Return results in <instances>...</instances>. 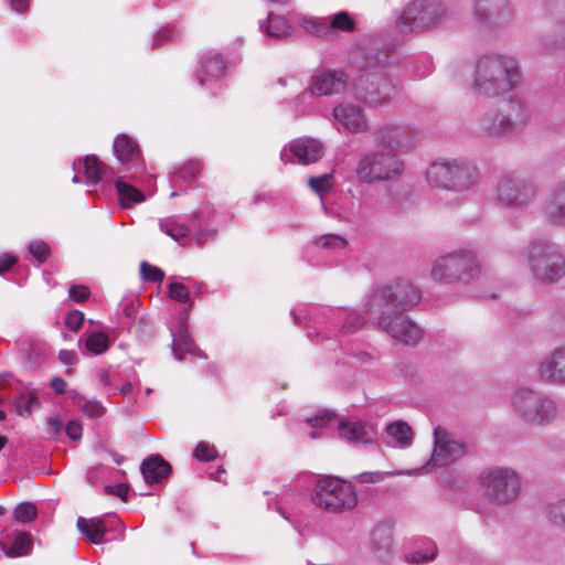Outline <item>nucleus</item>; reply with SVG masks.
Masks as SVG:
<instances>
[{
  "label": "nucleus",
  "mask_w": 565,
  "mask_h": 565,
  "mask_svg": "<svg viewBox=\"0 0 565 565\" xmlns=\"http://www.w3.org/2000/svg\"><path fill=\"white\" fill-rule=\"evenodd\" d=\"M420 301L419 290L407 280L376 288L365 303V313L397 342L415 345L422 338L417 324L403 315Z\"/></svg>",
  "instance_id": "f257e3e1"
},
{
  "label": "nucleus",
  "mask_w": 565,
  "mask_h": 565,
  "mask_svg": "<svg viewBox=\"0 0 565 565\" xmlns=\"http://www.w3.org/2000/svg\"><path fill=\"white\" fill-rule=\"evenodd\" d=\"M518 61L508 55L487 54L477 61L472 90L481 96L494 97L512 90L521 82Z\"/></svg>",
  "instance_id": "f03ea898"
},
{
  "label": "nucleus",
  "mask_w": 565,
  "mask_h": 565,
  "mask_svg": "<svg viewBox=\"0 0 565 565\" xmlns=\"http://www.w3.org/2000/svg\"><path fill=\"white\" fill-rule=\"evenodd\" d=\"M404 172V162L394 151L379 149L363 154L355 167L356 179L366 184L398 180Z\"/></svg>",
  "instance_id": "7ed1b4c3"
},
{
  "label": "nucleus",
  "mask_w": 565,
  "mask_h": 565,
  "mask_svg": "<svg viewBox=\"0 0 565 565\" xmlns=\"http://www.w3.org/2000/svg\"><path fill=\"white\" fill-rule=\"evenodd\" d=\"M526 262L534 278L541 282L553 284L565 276V256L550 241H532Z\"/></svg>",
  "instance_id": "20e7f679"
},
{
  "label": "nucleus",
  "mask_w": 565,
  "mask_h": 565,
  "mask_svg": "<svg viewBox=\"0 0 565 565\" xmlns=\"http://www.w3.org/2000/svg\"><path fill=\"white\" fill-rule=\"evenodd\" d=\"M312 502L329 512H343L353 509L358 503L354 488L347 481L324 476L316 482Z\"/></svg>",
  "instance_id": "39448f33"
},
{
  "label": "nucleus",
  "mask_w": 565,
  "mask_h": 565,
  "mask_svg": "<svg viewBox=\"0 0 565 565\" xmlns=\"http://www.w3.org/2000/svg\"><path fill=\"white\" fill-rule=\"evenodd\" d=\"M476 178V167L461 159L435 161L426 172V179L430 185L455 191L468 190Z\"/></svg>",
  "instance_id": "423d86ee"
},
{
  "label": "nucleus",
  "mask_w": 565,
  "mask_h": 565,
  "mask_svg": "<svg viewBox=\"0 0 565 565\" xmlns=\"http://www.w3.org/2000/svg\"><path fill=\"white\" fill-rule=\"evenodd\" d=\"M479 484L484 497L499 504L514 501L521 490V481L515 470L508 467H489L479 475Z\"/></svg>",
  "instance_id": "0eeeda50"
},
{
  "label": "nucleus",
  "mask_w": 565,
  "mask_h": 565,
  "mask_svg": "<svg viewBox=\"0 0 565 565\" xmlns=\"http://www.w3.org/2000/svg\"><path fill=\"white\" fill-rule=\"evenodd\" d=\"M480 273V267L475 255L468 250H457L438 257L430 270L434 280L455 282H468Z\"/></svg>",
  "instance_id": "6e6552de"
},
{
  "label": "nucleus",
  "mask_w": 565,
  "mask_h": 565,
  "mask_svg": "<svg viewBox=\"0 0 565 565\" xmlns=\"http://www.w3.org/2000/svg\"><path fill=\"white\" fill-rule=\"evenodd\" d=\"M467 446L457 440L444 427L437 426L434 429V448L425 469L441 468L454 463L466 456Z\"/></svg>",
  "instance_id": "1a4fd4ad"
},
{
  "label": "nucleus",
  "mask_w": 565,
  "mask_h": 565,
  "mask_svg": "<svg viewBox=\"0 0 565 565\" xmlns=\"http://www.w3.org/2000/svg\"><path fill=\"white\" fill-rule=\"evenodd\" d=\"M535 196L536 189L532 183L510 175L503 177L497 188L498 201L511 210L527 207Z\"/></svg>",
  "instance_id": "9d476101"
},
{
  "label": "nucleus",
  "mask_w": 565,
  "mask_h": 565,
  "mask_svg": "<svg viewBox=\"0 0 565 565\" xmlns=\"http://www.w3.org/2000/svg\"><path fill=\"white\" fill-rule=\"evenodd\" d=\"M324 148L321 141L310 137L294 139L280 151L284 163H298L308 166L322 158Z\"/></svg>",
  "instance_id": "9b49d317"
},
{
  "label": "nucleus",
  "mask_w": 565,
  "mask_h": 565,
  "mask_svg": "<svg viewBox=\"0 0 565 565\" xmlns=\"http://www.w3.org/2000/svg\"><path fill=\"white\" fill-rule=\"evenodd\" d=\"M475 19L489 29H501L512 21V10L508 0H477Z\"/></svg>",
  "instance_id": "f8f14e48"
},
{
  "label": "nucleus",
  "mask_w": 565,
  "mask_h": 565,
  "mask_svg": "<svg viewBox=\"0 0 565 565\" xmlns=\"http://www.w3.org/2000/svg\"><path fill=\"white\" fill-rule=\"evenodd\" d=\"M114 153L117 160L131 172L129 179L137 180V177L146 169L138 143L128 135H118L114 141Z\"/></svg>",
  "instance_id": "ddd939ff"
},
{
  "label": "nucleus",
  "mask_w": 565,
  "mask_h": 565,
  "mask_svg": "<svg viewBox=\"0 0 565 565\" xmlns=\"http://www.w3.org/2000/svg\"><path fill=\"white\" fill-rule=\"evenodd\" d=\"M73 170L75 174L72 181L74 183L85 182L87 185H95L100 181L110 182L115 175L113 169L99 162L93 154L74 161Z\"/></svg>",
  "instance_id": "4468645a"
},
{
  "label": "nucleus",
  "mask_w": 565,
  "mask_h": 565,
  "mask_svg": "<svg viewBox=\"0 0 565 565\" xmlns=\"http://www.w3.org/2000/svg\"><path fill=\"white\" fill-rule=\"evenodd\" d=\"M333 118L338 125V130L343 129L347 132L358 134L367 129L363 109L352 103H342L334 107Z\"/></svg>",
  "instance_id": "2eb2a0df"
},
{
  "label": "nucleus",
  "mask_w": 565,
  "mask_h": 565,
  "mask_svg": "<svg viewBox=\"0 0 565 565\" xmlns=\"http://www.w3.org/2000/svg\"><path fill=\"white\" fill-rule=\"evenodd\" d=\"M225 74V62L221 54L209 51L202 54L196 68V79L201 86L218 82Z\"/></svg>",
  "instance_id": "dca6fc26"
},
{
  "label": "nucleus",
  "mask_w": 565,
  "mask_h": 565,
  "mask_svg": "<svg viewBox=\"0 0 565 565\" xmlns=\"http://www.w3.org/2000/svg\"><path fill=\"white\" fill-rule=\"evenodd\" d=\"M77 530L79 533L90 543L93 544H102L105 540V534L108 529L115 526H121V522L116 518L111 516L108 520L92 518L85 519L79 516L76 522Z\"/></svg>",
  "instance_id": "f3484780"
},
{
  "label": "nucleus",
  "mask_w": 565,
  "mask_h": 565,
  "mask_svg": "<svg viewBox=\"0 0 565 565\" xmlns=\"http://www.w3.org/2000/svg\"><path fill=\"white\" fill-rule=\"evenodd\" d=\"M408 136H411L409 128L394 124L382 126L375 134L376 141L382 149L394 152L412 147V143L406 140Z\"/></svg>",
  "instance_id": "a211bd4d"
},
{
  "label": "nucleus",
  "mask_w": 565,
  "mask_h": 565,
  "mask_svg": "<svg viewBox=\"0 0 565 565\" xmlns=\"http://www.w3.org/2000/svg\"><path fill=\"white\" fill-rule=\"evenodd\" d=\"M172 334V353L177 360H182L184 355H198L205 358L191 339L188 332V322L185 317H181L177 329L171 331Z\"/></svg>",
  "instance_id": "6ab92c4d"
},
{
  "label": "nucleus",
  "mask_w": 565,
  "mask_h": 565,
  "mask_svg": "<svg viewBox=\"0 0 565 565\" xmlns=\"http://www.w3.org/2000/svg\"><path fill=\"white\" fill-rule=\"evenodd\" d=\"M503 113L508 127H510L513 134L522 130L531 119V109L527 104L520 98H509L500 107Z\"/></svg>",
  "instance_id": "aec40b11"
},
{
  "label": "nucleus",
  "mask_w": 565,
  "mask_h": 565,
  "mask_svg": "<svg viewBox=\"0 0 565 565\" xmlns=\"http://www.w3.org/2000/svg\"><path fill=\"white\" fill-rule=\"evenodd\" d=\"M479 132L488 138H501L514 135L508 127V121L499 108L486 113L479 120Z\"/></svg>",
  "instance_id": "412c9836"
},
{
  "label": "nucleus",
  "mask_w": 565,
  "mask_h": 565,
  "mask_svg": "<svg viewBox=\"0 0 565 565\" xmlns=\"http://www.w3.org/2000/svg\"><path fill=\"white\" fill-rule=\"evenodd\" d=\"M540 401L541 393L527 388L518 390L512 396L514 412L527 423L540 418L534 412L535 406L540 405Z\"/></svg>",
  "instance_id": "4be33fe9"
},
{
  "label": "nucleus",
  "mask_w": 565,
  "mask_h": 565,
  "mask_svg": "<svg viewBox=\"0 0 565 565\" xmlns=\"http://www.w3.org/2000/svg\"><path fill=\"white\" fill-rule=\"evenodd\" d=\"M338 434L353 444H371L375 439L373 427L362 422L341 420L338 424Z\"/></svg>",
  "instance_id": "5701e85b"
},
{
  "label": "nucleus",
  "mask_w": 565,
  "mask_h": 565,
  "mask_svg": "<svg viewBox=\"0 0 565 565\" xmlns=\"http://www.w3.org/2000/svg\"><path fill=\"white\" fill-rule=\"evenodd\" d=\"M313 92L318 96L340 93L345 85V78L341 72H320L311 77Z\"/></svg>",
  "instance_id": "b1692460"
},
{
  "label": "nucleus",
  "mask_w": 565,
  "mask_h": 565,
  "mask_svg": "<svg viewBox=\"0 0 565 565\" xmlns=\"http://www.w3.org/2000/svg\"><path fill=\"white\" fill-rule=\"evenodd\" d=\"M540 376L548 382L565 383V348L556 349L541 363Z\"/></svg>",
  "instance_id": "393cba45"
},
{
  "label": "nucleus",
  "mask_w": 565,
  "mask_h": 565,
  "mask_svg": "<svg viewBox=\"0 0 565 565\" xmlns=\"http://www.w3.org/2000/svg\"><path fill=\"white\" fill-rule=\"evenodd\" d=\"M213 214L210 205H204L199 211H193L190 214L192 221L193 237L198 246L202 247L207 241L213 239L216 235V230L203 224L211 218Z\"/></svg>",
  "instance_id": "a878e982"
},
{
  "label": "nucleus",
  "mask_w": 565,
  "mask_h": 565,
  "mask_svg": "<svg viewBox=\"0 0 565 565\" xmlns=\"http://www.w3.org/2000/svg\"><path fill=\"white\" fill-rule=\"evenodd\" d=\"M171 466L160 455H151L140 466L143 479L148 483L160 482L171 473Z\"/></svg>",
  "instance_id": "bb28decb"
},
{
  "label": "nucleus",
  "mask_w": 565,
  "mask_h": 565,
  "mask_svg": "<svg viewBox=\"0 0 565 565\" xmlns=\"http://www.w3.org/2000/svg\"><path fill=\"white\" fill-rule=\"evenodd\" d=\"M544 213L548 222L565 225V182L559 184L545 203Z\"/></svg>",
  "instance_id": "cd10ccee"
},
{
  "label": "nucleus",
  "mask_w": 565,
  "mask_h": 565,
  "mask_svg": "<svg viewBox=\"0 0 565 565\" xmlns=\"http://www.w3.org/2000/svg\"><path fill=\"white\" fill-rule=\"evenodd\" d=\"M413 441L412 428L405 422L397 420L386 426L385 443L395 448H406Z\"/></svg>",
  "instance_id": "c85d7f7f"
},
{
  "label": "nucleus",
  "mask_w": 565,
  "mask_h": 565,
  "mask_svg": "<svg viewBox=\"0 0 565 565\" xmlns=\"http://www.w3.org/2000/svg\"><path fill=\"white\" fill-rule=\"evenodd\" d=\"M371 544L374 554L384 559L391 552L393 546V531L386 524H380L372 531Z\"/></svg>",
  "instance_id": "c756f323"
},
{
  "label": "nucleus",
  "mask_w": 565,
  "mask_h": 565,
  "mask_svg": "<svg viewBox=\"0 0 565 565\" xmlns=\"http://www.w3.org/2000/svg\"><path fill=\"white\" fill-rule=\"evenodd\" d=\"M11 544L8 545L4 541H0V547L9 557H20L28 555L33 547L31 534L22 531L13 533Z\"/></svg>",
  "instance_id": "7c9ffc66"
},
{
  "label": "nucleus",
  "mask_w": 565,
  "mask_h": 565,
  "mask_svg": "<svg viewBox=\"0 0 565 565\" xmlns=\"http://www.w3.org/2000/svg\"><path fill=\"white\" fill-rule=\"evenodd\" d=\"M422 14L419 15V30L437 25L445 14V10L436 0H420Z\"/></svg>",
  "instance_id": "2f4dec72"
},
{
  "label": "nucleus",
  "mask_w": 565,
  "mask_h": 565,
  "mask_svg": "<svg viewBox=\"0 0 565 565\" xmlns=\"http://www.w3.org/2000/svg\"><path fill=\"white\" fill-rule=\"evenodd\" d=\"M159 227L161 232L169 235L175 242H180L182 238H185L191 228L186 225L180 216H167L159 220Z\"/></svg>",
  "instance_id": "473e14b6"
},
{
  "label": "nucleus",
  "mask_w": 565,
  "mask_h": 565,
  "mask_svg": "<svg viewBox=\"0 0 565 565\" xmlns=\"http://www.w3.org/2000/svg\"><path fill=\"white\" fill-rule=\"evenodd\" d=\"M335 414L328 409H320L318 413L308 417L305 424V429L310 438L317 439L322 436V429L326 428L333 419Z\"/></svg>",
  "instance_id": "72a5a7b5"
},
{
  "label": "nucleus",
  "mask_w": 565,
  "mask_h": 565,
  "mask_svg": "<svg viewBox=\"0 0 565 565\" xmlns=\"http://www.w3.org/2000/svg\"><path fill=\"white\" fill-rule=\"evenodd\" d=\"M422 14L420 0L407 4L398 19V28L402 32L419 30V15Z\"/></svg>",
  "instance_id": "f704fd0d"
},
{
  "label": "nucleus",
  "mask_w": 565,
  "mask_h": 565,
  "mask_svg": "<svg viewBox=\"0 0 565 565\" xmlns=\"http://www.w3.org/2000/svg\"><path fill=\"white\" fill-rule=\"evenodd\" d=\"M203 164L198 159H192L182 164L172 175L171 183L172 184H190L195 180V178L202 172Z\"/></svg>",
  "instance_id": "c9c22d12"
},
{
  "label": "nucleus",
  "mask_w": 565,
  "mask_h": 565,
  "mask_svg": "<svg viewBox=\"0 0 565 565\" xmlns=\"http://www.w3.org/2000/svg\"><path fill=\"white\" fill-rule=\"evenodd\" d=\"M115 186L119 195V202L124 207H130L145 201L143 193L125 182L121 178L115 181Z\"/></svg>",
  "instance_id": "e433bc0d"
},
{
  "label": "nucleus",
  "mask_w": 565,
  "mask_h": 565,
  "mask_svg": "<svg viewBox=\"0 0 565 565\" xmlns=\"http://www.w3.org/2000/svg\"><path fill=\"white\" fill-rule=\"evenodd\" d=\"M541 405L535 406L534 412L537 413L539 419H532L531 424H546L555 419L558 415V406L556 402L547 395L541 393Z\"/></svg>",
  "instance_id": "4c0bfd02"
},
{
  "label": "nucleus",
  "mask_w": 565,
  "mask_h": 565,
  "mask_svg": "<svg viewBox=\"0 0 565 565\" xmlns=\"http://www.w3.org/2000/svg\"><path fill=\"white\" fill-rule=\"evenodd\" d=\"M545 516L552 526L565 532V498L547 503Z\"/></svg>",
  "instance_id": "58836bf2"
},
{
  "label": "nucleus",
  "mask_w": 565,
  "mask_h": 565,
  "mask_svg": "<svg viewBox=\"0 0 565 565\" xmlns=\"http://www.w3.org/2000/svg\"><path fill=\"white\" fill-rule=\"evenodd\" d=\"M266 33L270 38L282 39L291 33V25L287 19L269 13L267 17Z\"/></svg>",
  "instance_id": "ea45409f"
},
{
  "label": "nucleus",
  "mask_w": 565,
  "mask_h": 565,
  "mask_svg": "<svg viewBox=\"0 0 565 565\" xmlns=\"http://www.w3.org/2000/svg\"><path fill=\"white\" fill-rule=\"evenodd\" d=\"M13 407L18 415L28 416L40 407V402L33 393L24 392L14 398Z\"/></svg>",
  "instance_id": "a19ab883"
},
{
  "label": "nucleus",
  "mask_w": 565,
  "mask_h": 565,
  "mask_svg": "<svg viewBox=\"0 0 565 565\" xmlns=\"http://www.w3.org/2000/svg\"><path fill=\"white\" fill-rule=\"evenodd\" d=\"M109 348L108 337L100 332L94 331L85 339V349L90 355H99L106 352Z\"/></svg>",
  "instance_id": "79ce46f5"
},
{
  "label": "nucleus",
  "mask_w": 565,
  "mask_h": 565,
  "mask_svg": "<svg viewBox=\"0 0 565 565\" xmlns=\"http://www.w3.org/2000/svg\"><path fill=\"white\" fill-rule=\"evenodd\" d=\"M172 281L168 286L169 297L180 303H185L189 308L192 307L190 298V289L184 284L177 280V277L171 278Z\"/></svg>",
  "instance_id": "37998d69"
},
{
  "label": "nucleus",
  "mask_w": 565,
  "mask_h": 565,
  "mask_svg": "<svg viewBox=\"0 0 565 565\" xmlns=\"http://www.w3.org/2000/svg\"><path fill=\"white\" fill-rule=\"evenodd\" d=\"M339 318L342 320L341 330L345 333H354L364 324L363 318L354 311L340 310Z\"/></svg>",
  "instance_id": "c03bdc74"
},
{
  "label": "nucleus",
  "mask_w": 565,
  "mask_h": 565,
  "mask_svg": "<svg viewBox=\"0 0 565 565\" xmlns=\"http://www.w3.org/2000/svg\"><path fill=\"white\" fill-rule=\"evenodd\" d=\"M317 247L323 248V249H330L333 252H341L344 250L348 242L344 237L337 235V234H326L320 236L315 242Z\"/></svg>",
  "instance_id": "a18cd8bd"
},
{
  "label": "nucleus",
  "mask_w": 565,
  "mask_h": 565,
  "mask_svg": "<svg viewBox=\"0 0 565 565\" xmlns=\"http://www.w3.org/2000/svg\"><path fill=\"white\" fill-rule=\"evenodd\" d=\"M437 555V547L433 542H427L425 550H416L408 553L405 557L412 564H426L435 559Z\"/></svg>",
  "instance_id": "49530a36"
},
{
  "label": "nucleus",
  "mask_w": 565,
  "mask_h": 565,
  "mask_svg": "<svg viewBox=\"0 0 565 565\" xmlns=\"http://www.w3.org/2000/svg\"><path fill=\"white\" fill-rule=\"evenodd\" d=\"M308 185L313 192L322 196L323 193L330 192L333 189V174L324 173L319 177H310Z\"/></svg>",
  "instance_id": "de8ad7c7"
},
{
  "label": "nucleus",
  "mask_w": 565,
  "mask_h": 565,
  "mask_svg": "<svg viewBox=\"0 0 565 565\" xmlns=\"http://www.w3.org/2000/svg\"><path fill=\"white\" fill-rule=\"evenodd\" d=\"M38 510L33 503L23 502L15 507L13 510V518L21 523H29L36 518Z\"/></svg>",
  "instance_id": "09e8293b"
},
{
  "label": "nucleus",
  "mask_w": 565,
  "mask_h": 565,
  "mask_svg": "<svg viewBox=\"0 0 565 565\" xmlns=\"http://www.w3.org/2000/svg\"><path fill=\"white\" fill-rule=\"evenodd\" d=\"M28 250L40 264L46 262L51 254L49 245L42 239L31 241Z\"/></svg>",
  "instance_id": "8fccbe9b"
},
{
  "label": "nucleus",
  "mask_w": 565,
  "mask_h": 565,
  "mask_svg": "<svg viewBox=\"0 0 565 565\" xmlns=\"http://www.w3.org/2000/svg\"><path fill=\"white\" fill-rule=\"evenodd\" d=\"M140 274L142 279L152 281V282H161L164 278V273L159 267L150 265L147 262H141L140 264Z\"/></svg>",
  "instance_id": "3c124183"
},
{
  "label": "nucleus",
  "mask_w": 565,
  "mask_h": 565,
  "mask_svg": "<svg viewBox=\"0 0 565 565\" xmlns=\"http://www.w3.org/2000/svg\"><path fill=\"white\" fill-rule=\"evenodd\" d=\"M194 457L200 461H210L216 458L217 452L213 445L200 441L193 452Z\"/></svg>",
  "instance_id": "603ef678"
},
{
  "label": "nucleus",
  "mask_w": 565,
  "mask_h": 565,
  "mask_svg": "<svg viewBox=\"0 0 565 565\" xmlns=\"http://www.w3.org/2000/svg\"><path fill=\"white\" fill-rule=\"evenodd\" d=\"M354 25V21L347 12H339L331 20V28L344 32L353 31Z\"/></svg>",
  "instance_id": "864d4df0"
},
{
  "label": "nucleus",
  "mask_w": 565,
  "mask_h": 565,
  "mask_svg": "<svg viewBox=\"0 0 565 565\" xmlns=\"http://www.w3.org/2000/svg\"><path fill=\"white\" fill-rule=\"evenodd\" d=\"M68 296L75 302L81 303L89 298L90 291L88 287L84 285H72L68 289Z\"/></svg>",
  "instance_id": "5fc2aeb1"
},
{
  "label": "nucleus",
  "mask_w": 565,
  "mask_h": 565,
  "mask_svg": "<svg viewBox=\"0 0 565 565\" xmlns=\"http://www.w3.org/2000/svg\"><path fill=\"white\" fill-rule=\"evenodd\" d=\"M174 35H175V32H174L173 28H171L170 25L159 30L154 34V38L152 41V49L160 47L162 44L172 40L174 38Z\"/></svg>",
  "instance_id": "6e6d98bb"
},
{
  "label": "nucleus",
  "mask_w": 565,
  "mask_h": 565,
  "mask_svg": "<svg viewBox=\"0 0 565 565\" xmlns=\"http://www.w3.org/2000/svg\"><path fill=\"white\" fill-rule=\"evenodd\" d=\"M84 321V313L79 310L70 311L65 317V326L72 330L77 331Z\"/></svg>",
  "instance_id": "4d7b16f0"
},
{
  "label": "nucleus",
  "mask_w": 565,
  "mask_h": 565,
  "mask_svg": "<svg viewBox=\"0 0 565 565\" xmlns=\"http://www.w3.org/2000/svg\"><path fill=\"white\" fill-rule=\"evenodd\" d=\"M82 412L88 417L97 418L105 413V407L97 401H89L84 404Z\"/></svg>",
  "instance_id": "13d9d810"
},
{
  "label": "nucleus",
  "mask_w": 565,
  "mask_h": 565,
  "mask_svg": "<svg viewBox=\"0 0 565 565\" xmlns=\"http://www.w3.org/2000/svg\"><path fill=\"white\" fill-rule=\"evenodd\" d=\"M315 96H318L316 92L312 89V85L310 84L308 88L301 92L297 98L296 104L301 108H307L312 105V99Z\"/></svg>",
  "instance_id": "bf43d9fd"
},
{
  "label": "nucleus",
  "mask_w": 565,
  "mask_h": 565,
  "mask_svg": "<svg viewBox=\"0 0 565 565\" xmlns=\"http://www.w3.org/2000/svg\"><path fill=\"white\" fill-rule=\"evenodd\" d=\"M137 307H138V301L136 299L124 300L120 303V310H121L122 315L129 320H134L136 318Z\"/></svg>",
  "instance_id": "052dcab7"
},
{
  "label": "nucleus",
  "mask_w": 565,
  "mask_h": 565,
  "mask_svg": "<svg viewBox=\"0 0 565 565\" xmlns=\"http://www.w3.org/2000/svg\"><path fill=\"white\" fill-rule=\"evenodd\" d=\"M104 490L107 494L119 497L124 501L127 500L128 486L125 483H117L114 486L108 484L104 487Z\"/></svg>",
  "instance_id": "680f3d73"
},
{
  "label": "nucleus",
  "mask_w": 565,
  "mask_h": 565,
  "mask_svg": "<svg viewBox=\"0 0 565 565\" xmlns=\"http://www.w3.org/2000/svg\"><path fill=\"white\" fill-rule=\"evenodd\" d=\"M65 431L71 439L78 440L83 433L82 424L77 420H70L65 426Z\"/></svg>",
  "instance_id": "e2e57ef3"
},
{
  "label": "nucleus",
  "mask_w": 565,
  "mask_h": 565,
  "mask_svg": "<svg viewBox=\"0 0 565 565\" xmlns=\"http://www.w3.org/2000/svg\"><path fill=\"white\" fill-rule=\"evenodd\" d=\"M384 477V473L381 471H374V472H362L358 475L355 478L364 483H376L381 481Z\"/></svg>",
  "instance_id": "0e129e2a"
},
{
  "label": "nucleus",
  "mask_w": 565,
  "mask_h": 565,
  "mask_svg": "<svg viewBox=\"0 0 565 565\" xmlns=\"http://www.w3.org/2000/svg\"><path fill=\"white\" fill-rule=\"evenodd\" d=\"M17 258L10 254H2L0 256V275H4L15 264Z\"/></svg>",
  "instance_id": "69168bd1"
},
{
  "label": "nucleus",
  "mask_w": 565,
  "mask_h": 565,
  "mask_svg": "<svg viewBox=\"0 0 565 565\" xmlns=\"http://www.w3.org/2000/svg\"><path fill=\"white\" fill-rule=\"evenodd\" d=\"M58 359L62 363L72 365L77 361V354L74 351L61 350L58 353Z\"/></svg>",
  "instance_id": "338daca9"
},
{
  "label": "nucleus",
  "mask_w": 565,
  "mask_h": 565,
  "mask_svg": "<svg viewBox=\"0 0 565 565\" xmlns=\"http://www.w3.org/2000/svg\"><path fill=\"white\" fill-rule=\"evenodd\" d=\"M51 387L57 394H63L66 391V382L62 377H54L51 381Z\"/></svg>",
  "instance_id": "774afa93"
}]
</instances>
